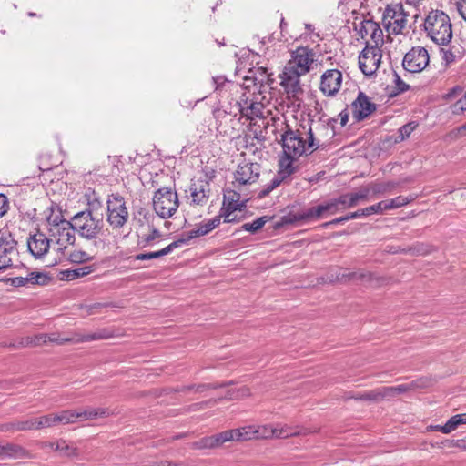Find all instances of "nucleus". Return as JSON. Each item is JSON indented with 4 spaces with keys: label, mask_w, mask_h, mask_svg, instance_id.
<instances>
[{
    "label": "nucleus",
    "mask_w": 466,
    "mask_h": 466,
    "mask_svg": "<svg viewBox=\"0 0 466 466\" xmlns=\"http://www.w3.org/2000/svg\"><path fill=\"white\" fill-rule=\"evenodd\" d=\"M48 278L44 273L31 272L26 277H14L8 279V282L14 287L28 285H45Z\"/></svg>",
    "instance_id": "bb28decb"
},
{
    "label": "nucleus",
    "mask_w": 466,
    "mask_h": 466,
    "mask_svg": "<svg viewBox=\"0 0 466 466\" xmlns=\"http://www.w3.org/2000/svg\"><path fill=\"white\" fill-rule=\"evenodd\" d=\"M232 434L230 430L221 431L218 434L206 436L193 443V448L202 449H217L221 447L225 442L232 441Z\"/></svg>",
    "instance_id": "5701e85b"
},
{
    "label": "nucleus",
    "mask_w": 466,
    "mask_h": 466,
    "mask_svg": "<svg viewBox=\"0 0 466 466\" xmlns=\"http://www.w3.org/2000/svg\"><path fill=\"white\" fill-rule=\"evenodd\" d=\"M356 399L361 400L380 401L382 400L388 399V395L387 392H385V387H382L361 394L360 397H357Z\"/></svg>",
    "instance_id": "58836bf2"
},
{
    "label": "nucleus",
    "mask_w": 466,
    "mask_h": 466,
    "mask_svg": "<svg viewBox=\"0 0 466 466\" xmlns=\"http://www.w3.org/2000/svg\"><path fill=\"white\" fill-rule=\"evenodd\" d=\"M185 243L186 240L178 239L171 242L169 245L158 251L140 253L136 255L134 258L135 260H149L158 258L171 253L175 248L181 247Z\"/></svg>",
    "instance_id": "7c9ffc66"
},
{
    "label": "nucleus",
    "mask_w": 466,
    "mask_h": 466,
    "mask_svg": "<svg viewBox=\"0 0 466 466\" xmlns=\"http://www.w3.org/2000/svg\"><path fill=\"white\" fill-rule=\"evenodd\" d=\"M351 107L353 117L357 121L365 119L376 110V105L363 92L358 94L357 98L351 104Z\"/></svg>",
    "instance_id": "412c9836"
},
{
    "label": "nucleus",
    "mask_w": 466,
    "mask_h": 466,
    "mask_svg": "<svg viewBox=\"0 0 466 466\" xmlns=\"http://www.w3.org/2000/svg\"><path fill=\"white\" fill-rule=\"evenodd\" d=\"M408 16L401 4H390L384 9L382 25L389 34L397 35L405 29Z\"/></svg>",
    "instance_id": "0eeeda50"
},
{
    "label": "nucleus",
    "mask_w": 466,
    "mask_h": 466,
    "mask_svg": "<svg viewBox=\"0 0 466 466\" xmlns=\"http://www.w3.org/2000/svg\"><path fill=\"white\" fill-rule=\"evenodd\" d=\"M391 200L393 202L394 208H399L406 206L407 204H409L410 202L414 200V198L412 196H410V197L399 196L395 198H392Z\"/></svg>",
    "instance_id": "8fccbe9b"
},
{
    "label": "nucleus",
    "mask_w": 466,
    "mask_h": 466,
    "mask_svg": "<svg viewBox=\"0 0 466 466\" xmlns=\"http://www.w3.org/2000/svg\"><path fill=\"white\" fill-rule=\"evenodd\" d=\"M314 62L315 52L313 49L300 46L291 52L287 65L295 68L300 74L307 75L312 69Z\"/></svg>",
    "instance_id": "ddd939ff"
},
{
    "label": "nucleus",
    "mask_w": 466,
    "mask_h": 466,
    "mask_svg": "<svg viewBox=\"0 0 466 466\" xmlns=\"http://www.w3.org/2000/svg\"><path fill=\"white\" fill-rule=\"evenodd\" d=\"M453 113H460L466 110V92L464 96L453 105Z\"/></svg>",
    "instance_id": "5fc2aeb1"
},
{
    "label": "nucleus",
    "mask_w": 466,
    "mask_h": 466,
    "mask_svg": "<svg viewBox=\"0 0 466 466\" xmlns=\"http://www.w3.org/2000/svg\"><path fill=\"white\" fill-rule=\"evenodd\" d=\"M209 185L207 181L200 180L191 184L190 196L192 202L197 205H203L208 198Z\"/></svg>",
    "instance_id": "c756f323"
},
{
    "label": "nucleus",
    "mask_w": 466,
    "mask_h": 466,
    "mask_svg": "<svg viewBox=\"0 0 466 466\" xmlns=\"http://www.w3.org/2000/svg\"><path fill=\"white\" fill-rule=\"evenodd\" d=\"M93 271L92 267L86 266L72 270L65 271L66 279L72 280L80 277L86 276Z\"/></svg>",
    "instance_id": "37998d69"
},
{
    "label": "nucleus",
    "mask_w": 466,
    "mask_h": 466,
    "mask_svg": "<svg viewBox=\"0 0 466 466\" xmlns=\"http://www.w3.org/2000/svg\"><path fill=\"white\" fill-rule=\"evenodd\" d=\"M269 219L268 218V217L264 216V217H260L255 220H253L252 222H248V223H245L241 226V228L242 230L244 231H247V232H250V233H256L258 232L260 228H262L264 227V225L268 221Z\"/></svg>",
    "instance_id": "ea45409f"
},
{
    "label": "nucleus",
    "mask_w": 466,
    "mask_h": 466,
    "mask_svg": "<svg viewBox=\"0 0 466 466\" xmlns=\"http://www.w3.org/2000/svg\"><path fill=\"white\" fill-rule=\"evenodd\" d=\"M108 160L113 166L112 173H116L115 169H116V171L120 170L119 164H121V159L119 157H108Z\"/></svg>",
    "instance_id": "052dcab7"
},
{
    "label": "nucleus",
    "mask_w": 466,
    "mask_h": 466,
    "mask_svg": "<svg viewBox=\"0 0 466 466\" xmlns=\"http://www.w3.org/2000/svg\"><path fill=\"white\" fill-rule=\"evenodd\" d=\"M339 211L338 204L335 199L329 203L319 205L317 207L310 208L301 213L289 215L285 219V222L293 223L300 220H309L310 218H318L324 212H329L330 214H336Z\"/></svg>",
    "instance_id": "a211bd4d"
},
{
    "label": "nucleus",
    "mask_w": 466,
    "mask_h": 466,
    "mask_svg": "<svg viewBox=\"0 0 466 466\" xmlns=\"http://www.w3.org/2000/svg\"><path fill=\"white\" fill-rule=\"evenodd\" d=\"M339 117L340 119L341 126H345L348 123V120H349V112L347 111V109L342 110L339 114Z\"/></svg>",
    "instance_id": "338daca9"
},
{
    "label": "nucleus",
    "mask_w": 466,
    "mask_h": 466,
    "mask_svg": "<svg viewBox=\"0 0 466 466\" xmlns=\"http://www.w3.org/2000/svg\"><path fill=\"white\" fill-rule=\"evenodd\" d=\"M228 395V399H242L249 397L251 395V390L249 388L243 386L236 390H230Z\"/></svg>",
    "instance_id": "de8ad7c7"
},
{
    "label": "nucleus",
    "mask_w": 466,
    "mask_h": 466,
    "mask_svg": "<svg viewBox=\"0 0 466 466\" xmlns=\"http://www.w3.org/2000/svg\"><path fill=\"white\" fill-rule=\"evenodd\" d=\"M281 146L282 153L299 158L303 155H309L317 150L319 147V142L315 140L310 127L305 131L288 128L281 134Z\"/></svg>",
    "instance_id": "f257e3e1"
},
{
    "label": "nucleus",
    "mask_w": 466,
    "mask_h": 466,
    "mask_svg": "<svg viewBox=\"0 0 466 466\" xmlns=\"http://www.w3.org/2000/svg\"><path fill=\"white\" fill-rule=\"evenodd\" d=\"M350 218H348V215L347 216H344V217H339V218H337L329 222H327L324 224L325 227L327 226H329V225H337V224H339V223H343L345 221H348L350 220Z\"/></svg>",
    "instance_id": "69168bd1"
},
{
    "label": "nucleus",
    "mask_w": 466,
    "mask_h": 466,
    "mask_svg": "<svg viewBox=\"0 0 466 466\" xmlns=\"http://www.w3.org/2000/svg\"><path fill=\"white\" fill-rule=\"evenodd\" d=\"M158 237H160V232L157 228H152L150 234L146 236L145 241L147 243H149L150 241L154 240Z\"/></svg>",
    "instance_id": "0e129e2a"
},
{
    "label": "nucleus",
    "mask_w": 466,
    "mask_h": 466,
    "mask_svg": "<svg viewBox=\"0 0 466 466\" xmlns=\"http://www.w3.org/2000/svg\"><path fill=\"white\" fill-rule=\"evenodd\" d=\"M73 228L82 238L94 239L98 237L103 228V220L95 218L90 210L76 213L72 218Z\"/></svg>",
    "instance_id": "39448f33"
},
{
    "label": "nucleus",
    "mask_w": 466,
    "mask_h": 466,
    "mask_svg": "<svg viewBox=\"0 0 466 466\" xmlns=\"http://www.w3.org/2000/svg\"><path fill=\"white\" fill-rule=\"evenodd\" d=\"M256 440L274 438L273 424L255 425Z\"/></svg>",
    "instance_id": "a19ab883"
},
{
    "label": "nucleus",
    "mask_w": 466,
    "mask_h": 466,
    "mask_svg": "<svg viewBox=\"0 0 466 466\" xmlns=\"http://www.w3.org/2000/svg\"><path fill=\"white\" fill-rule=\"evenodd\" d=\"M350 195L349 208H354L360 202L368 200L370 196L367 186L360 187L357 192L350 193Z\"/></svg>",
    "instance_id": "4c0bfd02"
},
{
    "label": "nucleus",
    "mask_w": 466,
    "mask_h": 466,
    "mask_svg": "<svg viewBox=\"0 0 466 466\" xmlns=\"http://www.w3.org/2000/svg\"><path fill=\"white\" fill-rule=\"evenodd\" d=\"M40 417L43 429L51 428L59 424H73L72 410H66L57 413H49Z\"/></svg>",
    "instance_id": "393cba45"
},
{
    "label": "nucleus",
    "mask_w": 466,
    "mask_h": 466,
    "mask_svg": "<svg viewBox=\"0 0 466 466\" xmlns=\"http://www.w3.org/2000/svg\"><path fill=\"white\" fill-rule=\"evenodd\" d=\"M305 76L300 74L295 68L285 65L281 74H279V85L284 89L288 97H297L299 94L303 93L301 87L300 77Z\"/></svg>",
    "instance_id": "4468645a"
},
{
    "label": "nucleus",
    "mask_w": 466,
    "mask_h": 466,
    "mask_svg": "<svg viewBox=\"0 0 466 466\" xmlns=\"http://www.w3.org/2000/svg\"><path fill=\"white\" fill-rule=\"evenodd\" d=\"M44 446L58 451L59 454L64 457L74 458L79 455L77 447L64 439L46 442Z\"/></svg>",
    "instance_id": "c85d7f7f"
},
{
    "label": "nucleus",
    "mask_w": 466,
    "mask_h": 466,
    "mask_svg": "<svg viewBox=\"0 0 466 466\" xmlns=\"http://www.w3.org/2000/svg\"><path fill=\"white\" fill-rule=\"evenodd\" d=\"M27 249L35 258H42L50 248V239L40 231H36L27 238Z\"/></svg>",
    "instance_id": "aec40b11"
},
{
    "label": "nucleus",
    "mask_w": 466,
    "mask_h": 466,
    "mask_svg": "<svg viewBox=\"0 0 466 466\" xmlns=\"http://www.w3.org/2000/svg\"><path fill=\"white\" fill-rule=\"evenodd\" d=\"M397 186L398 183L393 181L374 182L367 185L371 197H380L391 193Z\"/></svg>",
    "instance_id": "72a5a7b5"
},
{
    "label": "nucleus",
    "mask_w": 466,
    "mask_h": 466,
    "mask_svg": "<svg viewBox=\"0 0 466 466\" xmlns=\"http://www.w3.org/2000/svg\"><path fill=\"white\" fill-rule=\"evenodd\" d=\"M360 217H368V212L366 211V208L359 209L355 212H351L348 215V218H350V219L358 218Z\"/></svg>",
    "instance_id": "680f3d73"
},
{
    "label": "nucleus",
    "mask_w": 466,
    "mask_h": 466,
    "mask_svg": "<svg viewBox=\"0 0 466 466\" xmlns=\"http://www.w3.org/2000/svg\"><path fill=\"white\" fill-rule=\"evenodd\" d=\"M455 6L460 15L466 21V0H456Z\"/></svg>",
    "instance_id": "13d9d810"
},
{
    "label": "nucleus",
    "mask_w": 466,
    "mask_h": 466,
    "mask_svg": "<svg viewBox=\"0 0 466 466\" xmlns=\"http://www.w3.org/2000/svg\"><path fill=\"white\" fill-rule=\"evenodd\" d=\"M274 438L286 439L299 435L300 432L289 425L277 424L273 425Z\"/></svg>",
    "instance_id": "e433bc0d"
},
{
    "label": "nucleus",
    "mask_w": 466,
    "mask_h": 466,
    "mask_svg": "<svg viewBox=\"0 0 466 466\" xmlns=\"http://www.w3.org/2000/svg\"><path fill=\"white\" fill-rule=\"evenodd\" d=\"M212 81L215 85V90L219 92H227L230 91L238 95L239 91L243 88V86L235 84L234 82L228 81L223 76H217L212 77Z\"/></svg>",
    "instance_id": "f704fd0d"
},
{
    "label": "nucleus",
    "mask_w": 466,
    "mask_h": 466,
    "mask_svg": "<svg viewBox=\"0 0 466 466\" xmlns=\"http://www.w3.org/2000/svg\"><path fill=\"white\" fill-rule=\"evenodd\" d=\"M48 231L50 236L59 246L60 250L66 248L67 245H73L76 240V230L73 228L72 221L66 222V226L53 228L52 229H48Z\"/></svg>",
    "instance_id": "4be33fe9"
},
{
    "label": "nucleus",
    "mask_w": 466,
    "mask_h": 466,
    "mask_svg": "<svg viewBox=\"0 0 466 466\" xmlns=\"http://www.w3.org/2000/svg\"><path fill=\"white\" fill-rule=\"evenodd\" d=\"M453 446L459 448L461 451H466V438L455 441Z\"/></svg>",
    "instance_id": "774afa93"
},
{
    "label": "nucleus",
    "mask_w": 466,
    "mask_h": 466,
    "mask_svg": "<svg viewBox=\"0 0 466 466\" xmlns=\"http://www.w3.org/2000/svg\"><path fill=\"white\" fill-rule=\"evenodd\" d=\"M116 337V334L114 331H111L106 329H100L96 332L81 335V336H76L73 338H60L59 335L56 334H50V335H42L38 338L37 343H47V342H53L56 343L58 345H62L67 342H87V341H93V340H99V339H106Z\"/></svg>",
    "instance_id": "9d476101"
},
{
    "label": "nucleus",
    "mask_w": 466,
    "mask_h": 466,
    "mask_svg": "<svg viewBox=\"0 0 466 466\" xmlns=\"http://www.w3.org/2000/svg\"><path fill=\"white\" fill-rule=\"evenodd\" d=\"M356 30L362 39L370 42V46H381L384 43L382 29L378 23L370 19L361 21L356 26Z\"/></svg>",
    "instance_id": "f3484780"
},
{
    "label": "nucleus",
    "mask_w": 466,
    "mask_h": 466,
    "mask_svg": "<svg viewBox=\"0 0 466 466\" xmlns=\"http://www.w3.org/2000/svg\"><path fill=\"white\" fill-rule=\"evenodd\" d=\"M179 206L177 194L169 187H162L155 192L153 208L161 218H171Z\"/></svg>",
    "instance_id": "423d86ee"
},
{
    "label": "nucleus",
    "mask_w": 466,
    "mask_h": 466,
    "mask_svg": "<svg viewBox=\"0 0 466 466\" xmlns=\"http://www.w3.org/2000/svg\"><path fill=\"white\" fill-rule=\"evenodd\" d=\"M32 454L24 447L15 443L0 444V458L30 459Z\"/></svg>",
    "instance_id": "a878e982"
},
{
    "label": "nucleus",
    "mask_w": 466,
    "mask_h": 466,
    "mask_svg": "<svg viewBox=\"0 0 466 466\" xmlns=\"http://www.w3.org/2000/svg\"><path fill=\"white\" fill-rule=\"evenodd\" d=\"M409 252H411L412 254H415V255H425L427 254L429 251L428 250H425L422 247V245H418L414 248H411L409 249Z\"/></svg>",
    "instance_id": "e2e57ef3"
},
{
    "label": "nucleus",
    "mask_w": 466,
    "mask_h": 466,
    "mask_svg": "<svg viewBox=\"0 0 466 466\" xmlns=\"http://www.w3.org/2000/svg\"><path fill=\"white\" fill-rule=\"evenodd\" d=\"M9 208L8 198L5 194L0 193V218L7 213Z\"/></svg>",
    "instance_id": "864d4df0"
},
{
    "label": "nucleus",
    "mask_w": 466,
    "mask_h": 466,
    "mask_svg": "<svg viewBox=\"0 0 466 466\" xmlns=\"http://www.w3.org/2000/svg\"><path fill=\"white\" fill-rule=\"evenodd\" d=\"M109 415V410L106 408H86L80 410H72L73 424L79 420H96Z\"/></svg>",
    "instance_id": "cd10ccee"
},
{
    "label": "nucleus",
    "mask_w": 466,
    "mask_h": 466,
    "mask_svg": "<svg viewBox=\"0 0 466 466\" xmlns=\"http://www.w3.org/2000/svg\"><path fill=\"white\" fill-rule=\"evenodd\" d=\"M298 159L297 157H291L282 153L279 159L277 175L271 179L268 186L259 193V197H265L279 187L285 179L294 174L299 168L298 165H296Z\"/></svg>",
    "instance_id": "6e6552de"
},
{
    "label": "nucleus",
    "mask_w": 466,
    "mask_h": 466,
    "mask_svg": "<svg viewBox=\"0 0 466 466\" xmlns=\"http://www.w3.org/2000/svg\"><path fill=\"white\" fill-rule=\"evenodd\" d=\"M232 441H248L256 440L255 425H246L243 427L231 429Z\"/></svg>",
    "instance_id": "473e14b6"
},
{
    "label": "nucleus",
    "mask_w": 466,
    "mask_h": 466,
    "mask_svg": "<svg viewBox=\"0 0 466 466\" xmlns=\"http://www.w3.org/2000/svg\"><path fill=\"white\" fill-rule=\"evenodd\" d=\"M260 175V167L258 163L244 162L238 166L234 173V182L232 186L251 185L258 180Z\"/></svg>",
    "instance_id": "dca6fc26"
},
{
    "label": "nucleus",
    "mask_w": 466,
    "mask_h": 466,
    "mask_svg": "<svg viewBox=\"0 0 466 466\" xmlns=\"http://www.w3.org/2000/svg\"><path fill=\"white\" fill-rule=\"evenodd\" d=\"M382 53L380 46H370L366 42V46L359 55V67L365 76H372L379 69L381 63Z\"/></svg>",
    "instance_id": "1a4fd4ad"
},
{
    "label": "nucleus",
    "mask_w": 466,
    "mask_h": 466,
    "mask_svg": "<svg viewBox=\"0 0 466 466\" xmlns=\"http://www.w3.org/2000/svg\"><path fill=\"white\" fill-rule=\"evenodd\" d=\"M16 255V241L7 229L0 230V270L12 266L13 257Z\"/></svg>",
    "instance_id": "2eb2a0df"
},
{
    "label": "nucleus",
    "mask_w": 466,
    "mask_h": 466,
    "mask_svg": "<svg viewBox=\"0 0 466 466\" xmlns=\"http://www.w3.org/2000/svg\"><path fill=\"white\" fill-rule=\"evenodd\" d=\"M129 218L125 198L119 194H111L106 200V222L114 230H120Z\"/></svg>",
    "instance_id": "20e7f679"
},
{
    "label": "nucleus",
    "mask_w": 466,
    "mask_h": 466,
    "mask_svg": "<svg viewBox=\"0 0 466 466\" xmlns=\"http://www.w3.org/2000/svg\"><path fill=\"white\" fill-rule=\"evenodd\" d=\"M447 423L449 425L451 432L455 431L457 427L461 424H466V413L456 414L451 417Z\"/></svg>",
    "instance_id": "a18cd8bd"
},
{
    "label": "nucleus",
    "mask_w": 466,
    "mask_h": 466,
    "mask_svg": "<svg viewBox=\"0 0 466 466\" xmlns=\"http://www.w3.org/2000/svg\"><path fill=\"white\" fill-rule=\"evenodd\" d=\"M410 389H411V387L405 384H401L392 387H385V392H387L388 399H390L397 394L404 393L408 391Z\"/></svg>",
    "instance_id": "49530a36"
},
{
    "label": "nucleus",
    "mask_w": 466,
    "mask_h": 466,
    "mask_svg": "<svg viewBox=\"0 0 466 466\" xmlns=\"http://www.w3.org/2000/svg\"><path fill=\"white\" fill-rule=\"evenodd\" d=\"M423 26L427 36L439 46H446L452 39L450 17L441 10H431L425 17Z\"/></svg>",
    "instance_id": "7ed1b4c3"
},
{
    "label": "nucleus",
    "mask_w": 466,
    "mask_h": 466,
    "mask_svg": "<svg viewBox=\"0 0 466 466\" xmlns=\"http://www.w3.org/2000/svg\"><path fill=\"white\" fill-rule=\"evenodd\" d=\"M68 259L73 263H85L91 259V256L83 250H73L68 255Z\"/></svg>",
    "instance_id": "c03bdc74"
},
{
    "label": "nucleus",
    "mask_w": 466,
    "mask_h": 466,
    "mask_svg": "<svg viewBox=\"0 0 466 466\" xmlns=\"http://www.w3.org/2000/svg\"><path fill=\"white\" fill-rule=\"evenodd\" d=\"M429 61L427 49L422 46H414L405 54L402 66L407 73H420L429 65Z\"/></svg>",
    "instance_id": "f8f14e48"
},
{
    "label": "nucleus",
    "mask_w": 466,
    "mask_h": 466,
    "mask_svg": "<svg viewBox=\"0 0 466 466\" xmlns=\"http://www.w3.org/2000/svg\"><path fill=\"white\" fill-rule=\"evenodd\" d=\"M394 83H395V86L398 90V92L400 93H403L407 90H409L410 88V86L408 84H406L401 78L400 76L397 74V73H394Z\"/></svg>",
    "instance_id": "603ef678"
},
{
    "label": "nucleus",
    "mask_w": 466,
    "mask_h": 466,
    "mask_svg": "<svg viewBox=\"0 0 466 466\" xmlns=\"http://www.w3.org/2000/svg\"><path fill=\"white\" fill-rule=\"evenodd\" d=\"M248 198H242L241 193L231 187L224 189L223 203L219 214L223 217L224 222H235V218H231L233 212L242 210L246 207Z\"/></svg>",
    "instance_id": "9b49d317"
},
{
    "label": "nucleus",
    "mask_w": 466,
    "mask_h": 466,
    "mask_svg": "<svg viewBox=\"0 0 466 466\" xmlns=\"http://www.w3.org/2000/svg\"><path fill=\"white\" fill-rule=\"evenodd\" d=\"M342 74L338 69L326 70L320 78V91L327 96H335L341 87Z\"/></svg>",
    "instance_id": "6ab92c4d"
},
{
    "label": "nucleus",
    "mask_w": 466,
    "mask_h": 466,
    "mask_svg": "<svg viewBox=\"0 0 466 466\" xmlns=\"http://www.w3.org/2000/svg\"><path fill=\"white\" fill-rule=\"evenodd\" d=\"M416 127L417 125L414 122H410L400 127L399 129V137L400 140L402 141L408 138Z\"/></svg>",
    "instance_id": "09e8293b"
},
{
    "label": "nucleus",
    "mask_w": 466,
    "mask_h": 466,
    "mask_svg": "<svg viewBox=\"0 0 466 466\" xmlns=\"http://www.w3.org/2000/svg\"><path fill=\"white\" fill-rule=\"evenodd\" d=\"M232 382H228V384H231ZM225 385H228L227 384H218V383H209V384H198V385H195L196 387V390H195V392H203L205 390H215V389H218V388H221V387H224Z\"/></svg>",
    "instance_id": "3c124183"
},
{
    "label": "nucleus",
    "mask_w": 466,
    "mask_h": 466,
    "mask_svg": "<svg viewBox=\"0 0 466 466\" xmlns=\"http://www.w3.org/2000/svg\"><path fill=\"white\" fill-rule=\"evenodd\" d=\"M43 429L41 417L32 418L25 420L17 421L15 423L4 425L1 431L16 430V431H35Z\"/></svg>",
    "instance_id": "2f4dec72"
},
{
    "label": "nucleus",
    "mask_w": 466,
    "mask_h": 466,
    "mask_svg": "<svg viewBox=\"0 0 466 466\" xmlns=\"http://www.w3.org/2000/svg\"><path fill=\"white\" fill-rule=\"evenodd\" d=\"M238 95L234 106L228 110L224 109V113L233 116L239 114L241 117L251 122L265 117V106L259 100V94L257 95L247 87H243Z\"/></svg>",
    "instance_id": "f03ea898"
},
{
    "label": "nucleus",
    "mask_w": 466,
    "mask_h": 466,
    "mask_svg": "<svg viewBox=\"0 0 466 466\" xmlns=\"http://www.w3.org/2000/svg\"><path fill=\"white\" fill-rule=\"evenodd\" d=\"M221 218L223 217L220 214H218V216L214 217L211 219L204 220L198 223V225H196L195 228L191 229L187 233V238L182 239L186 240L187 243L188 240L192 238H196L208 234L210 231H212L220 225Z\"/></svg>",
    "instance_id": "b1692460"
},
{
    "label": "nucleus",
    "mask_w": 466,
    "mask_h": 466,
    "mask_svg": "<svg viewBox=\"0 0 466 466\" xmlns=\"http://www.w3.org/2000/svg\"><path fill=\"white\" fill-rule=\"evenodd\" d=\"M366 211L368 212V216L372 214H381L383 213L382 202H378L374 205L366 208Z\"/></svg>",
    "instance_id": "6e6d98bb"
},
{
    "label": "nucleus",
    "mask_w": 466,
    "mask_h": 466,
    "mask_svg": "<svg viewBox=\"0 0 466 466\" xmlns=\"http://www.w3.org/2000/svg\"><path fill=\"white\" fill-rule=\"evenodd\" d=\"M350 198V194H344V195H341L339 198H335V200H336L338 206L342 205V206H344V208H349Z\"/></svg>",
    "instance_id": "bf43d9fd"
},
{
    "label": "nucleus",
    "mask_w": 466,
    "mask_h": 466,
    "mask_svg": "<svg viewBox=\"0 0 466 466\" xmlns=\"http://www.w3.org/2000/svg\"><path fill=\"white\" fill-rule=\"evenodd\" d=\"M427 431H441L444 434L451 433V431H450V428H449V425L447 422L444 425H430L427 427Z\"/></svg>",
    "instance_id": "4d7b16f0"
},
{
    "label": "nucleus",
    "mask_w": 466,
    "mask_h": 466,
    "mask_svg": "<svg viewBox=\"0 0 466 466\" xmlns=\"http://www.w3.org/2000/svg\"><path fill=\"white\" fill-rule=\"evenodd\" d=\"M88 208L86 210L95 211L102 208L101 198L95 192L90 191L86 194Z\"/></svg>",
    "instance_id": "79ce46f5"
},
{
    "label": "nucleus",
    "mask_w": 466,
    "mask_h": 466,
    "mask_svg": "<svg viewBox=\"0 0 466 466\" xmlns=\"http://www.w3.org/2000/svg\"><path fill=\"white\" fill-rule=\"evenodd\" d=\"M46 222L49 226L48 229H52L53 228H59L61 226H66V219L64 218L61 211L55 207L50 208V214L46 218Z\"/></svg>",
    "instance_id": "c9c22d12"
}]
</instances>
